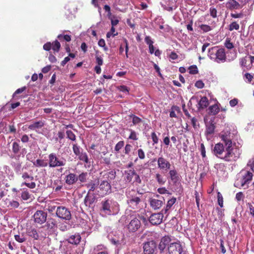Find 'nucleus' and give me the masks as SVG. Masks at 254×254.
<instances>
[{
    "mask_svg": "<svg viewBox=\"0 0 254 254\" xmlns=\"http://www.w3.org/2000/svg\"><path fill=\"white\" fill-rule=\"evenodd\" d=\"M233 136L230 131L221 133L220 138L222 143H218L213 148L214 154L218 157L226 161H235L240 156V153L236 154L232 147Z\"/></svg>",
    "mask_w": 254,
    "mask_h": 254,
    "instance_id": "obj_1",
    "label": "nucleus"
},
{
    "mask_svg": "<svg viewBox=\"0 0 254 254\" xmlns=\"http://www.w3.org/2000/svg\"><path fill=\"white\" fill-rule=\"evenodd\" d=\"M79 234L75 233L70 235L67 239L64 241L60 247V251L62 254H82L83 248H77V245L81 241Z\"/></svg>",
    "mask_w": 254,
    "mask_h": 254,
    "instance_id": "obj_2",
    "label": "nucleus"
},
{
    "mask_svg": "<svg viewBox=\"0 0 254 254\" xmlns=\"http://www.w3.org/2000/svg\"><path fill=\"white\" fill-rule=\"evenodd\" d=\"M253 176V172L245 167L237 175L234 186L238 188H248V185L251 183Z\"/></svg>",
    "mask_w": 254,
    "mask_h": 254,
    "instance_id": "obj_3",
    "label": "nucleus"
},
{
    "mask_svg": "<svg viewBox=\"0 0 254 254\" xmlns=\"http://www.w3.org/2000/svg\"><path fill=\"white\" fill-rule=\"evenodd\" d=\"M119 211V205L118 202L112 199H107L102 201L101 203L100 212L105 215L116 214Z\"/></svg>",
    "mask_w": 254,
    "mask_h": 254,
    "instance_id": "obj_4",
    "label": "nucleus"
},
{
    "mask_svg": "<svg viewBox=\"0 0 254 254\" xmlns=\"http://www.w3.org/2000/svg\"><path fill=\"white\" fill-rule=\"evenodd\" d=\"M208 56L211 59L218 63H224L226 60L224 49H218L217 47H214L209 49Z\"/></svg>",
    "mask_w": 254,
    "mask_h": 254,
    "instance_id": "obj_5",
    "label": "nucleus"
},
{
    "mask_svg": "<svg viewBox=\"0 0 254 254\" xmlns=\"http://www.w3.org/2000/svg\"><path fill=\"white\" fill-rule=\"evenodd\" d=\"M127 196V203L131 208L138 210L140 208V198L137 195L135 190H132L126 192Z\"/></svg>",
    "mask_w": 254,
    "mask_h": 254,
    "instance_id": "obj_6",
    "label": "nucleus"
},
{
    "mask_svg": "<svg viewBox=\"0 0 254 254\" xmlns=\"http://www.w3.org/2000/svg\"><path fill=\"white\" fill-rule=\"evenodd\" d=\"M108 238L110 242L118 249L121 248L122 246L125 244L124 235L120 232H116L114 235L113 234H109Z\"/></svg>",
    "mask_w": 254,
    "mask_h": 254,
    "instance_id": "obj_7",
    "label": "nucleus"
},
{
    "mask_svg": "<svg viewBox=\"0 0 254 254\" xmlns=\"http://www.w3.org/2000/svg\"><path fill=\"white\" fill-rule=\"evenodd\" d=\"M139 216H130L127 220L128 223L127 225V229L129 232L134 233L137 231L141 226Z\"/></svg>",
    "mask_w": 254,
    "mask_h": 254,
    "instance_id": "obj_8",
    "label": "nucleus"
},
{
    "mask_svg": "<svg viewBox=\"0 0 254 254\" xmlns=\"http://www.w3.org/2000/svg\"><path fill=\"white\" fill-rule=\"evenodd\" d=\"M157 244L153 240H148L143 244L144 254H155L157 251Z\"/></svg>",
    "mask_w": 254,
    "mask_h": 254,
    "instance_id": "obj_9",
    "label": "nucleus"
},
{
    "mask_svg": "<svg viewBox=\"0 0 254 254\" xmlns=\"http://www.w3.org/2000/svg\"><path fill=\"white\" fill-rule=\"evenodd\" d=\"M56 216L63 220H70L71 218V214L70 211L63 206H59L57 207Z\"/></svg>",
    "mask_w": 254,
    "mask_h": 254,
    "instance_id": "obj_10",
    "label": "nucleus"
},
{
    "mask_svg": "<svg viewBox=\"0 0 254 254\" xmlns=\"http://www.w3.org/2000/svg\"><path fill=\"white\" fill-rule=\"evenodd\" d=\"M66 164L65 159H59L54 153H51L49 155V166L50 167L55 168L57 167L64 166Z\"/></svg>",
    "mask_w": 254,
    "mask_h": 254,
    "instance_id": "obj_11",
    "label": "nucleus"
},
{
    "mask_svg": "<svg viewBox=\"0 0 254 254\" xmlns=\"http://www.w3.org/2000/svg\"><path fill=\"white\" fill-rule=\"evenodd\" d=\"M33 217L35 223L42 225L47 221V213L43 210H37L34 214Z\"/></svg>",
    "mask_w": 254,
    "mask_h": 254,
    "instance_id": "obj_12",
    "label": "nucleus"
},
{
    "mask_svg": "<svg viewBox=\"0 0 254 254\" xmlns=\"http://www.w3.org/2000/svg\"><path fill=\"white\" fill-rule=\"evenodd\" d=\"M44 227L47 231L48 234H52L57 228V221L53 218H48L45 222Z\"/></svg>",
    "mask_w": 254,
    "mask_h": 254,
    "instance_id": "obj_13",
    "label": "nucleus"
},
{
    "mask_svg": "<svg viewBox=\"0 0 254 254\" xmlns=\"http://www.w3.org/2000/svg\"><path fill=\"white\" fill-rule=\"evenodd\" d=\"M169 254H181L183 252V248L179 242H172L168 247Z\"/></svg>",
    "mask_w": 254,
    "mask_h": 254,
    "instance_id": "obj_14",
    "label": "nucleus"
},
{
    "mask_svg": "<svg viewBox=\"0 0 254 254\" xmlns=\"http://www.w3.org/2000/svg\"><path fill=\"white\" fill-rule=\"evenodd\" d=\"M164 214L162 211L160 213L152 214L149 219L150 223L154 225L160 224L162 222Z\"/></svg>",
    "mask_w": 254,
    "mask_h": 254,
    "instance_id": "obj_15",
    "label": "nucleus"
},
{
    "mask_svg": "<svg viewBox=\"0 0 254 254\" xmlns=\"http://www.w3.org/2000/svg\"><path fill=\"white\" fill-rule=\"evenodd\" d=\"M158 167L160 170L167 171L170 169L171 164L165 158L160 157L157 160Z\"/></svg>",
    "mask_w": 254,
    "mask_h": 254,
    "instance_id": "obj_16",
    "label": "nucleus"
},
{
    "mask_svg": "<svg viewBox=\"0 0 254 254\" xmlns=\"http://www.w3.org/2000/svg\"><path fill=\"white\" fill-rule=\"evenodd\" d=\"M171 243V238L170 236H165L162 237L161 239L160 242L158 245V249L159 250L160 253L163 252L166 246H169Z\"/></svg>",
    "mask_w": 254,
    "mask_h": 254,
    "instance_id": "obj_17",
    "label": "nucleus"
},
{
    "mask_svg": "<svg viewBox=\"0 0 254 254\" xmlns=\"http://www.w3.org/2000/svg\"><path fill=\"white\" fill-rule=\"evenodd\" d=\"M149 202L152 208L154 210H156L161 208L164 204L165 199L163 197H162L160 199L151 198L150 199Z\"/></svg>",
    "mask_w": 254,
    "mask_h": 254,
    "instance_id": "obj_18",
    "label": "nucleus"
},
{
    "mask_svg": "<svg viewBox=\"0 0 254 254\" xmlns=\"http://www.w3.org/2000/svg\"><path fill=\"white\" fill-rule=\"evenodd\" d=\"M249 61L248 56L240 59V65L244 71L250 70L252 68V64L247 63Z\"/></svg>",
    "mask_w": 254,
    "mask_h": 254,
    "instance_id": "obj_19",
    "label": "nucleus"
},
{
    "mask_svg": "<svg viewBox=\"0 0 254 254\" xmlns=\"http://www.w3.org/2000/svg\"><path fill=\"white\" fill-rule=\"evenodd\" d=\"M99 188L105 194L109 193L111 192V186L110 183L107 181H102L100 185Z\"/></svg>",
    "mask_w": 254,
    "mask_h": 254,
    "instance_id": "obj_20",
    "label": "nucleus"
},
{
    "mask_svg": "<svg viewBox=\"0 0 254 254\" xmlns=\"http://www.w3.org/2000/svg\"><path fill=\"white\" fill-rule=\"evenodd\" d=\"M169 175L171 180L174 184H176L179 182L180 179V176L175 169L170 170L169 172Z\"/></svg>",
    "mask_w": 254,
    "mask_h": 254,
    "instance_id": "obj_21",
    "label": "nucleus"
},
{
    "mask_svg": "<svg viewBox=\"0 0 254 254\" xmlns=\"http://www.w3.org/2000/svg\"><path fill=\"white\" fill-rule=\"evenodd\" d=\"M65 181L66 184L68 185H73L77 181V176L75 174L69 173L66 176Z\"/></svg>",
    "mask_w": 254,
    "mask_h": 254,
    "instance_id": "obj_22",
    "label": "nucleus"
},
{
    "mask_svg": "<svg viewBox=\"0 0 254 254\" xmlns=\"http://www.w3.org/2000/svg\"><path fill=\"white\" fill-rule=\"evenodd\" d=\"M95 254H109V250L107 247L103 245H99L94 248Z\"/></svg>",
    "mask_w": 254,
    "mask_h": 254,
    "instance_id": "obj_23",
    "label": "nucleus"
},
{
    "mask_svg": "<svg viewBox=\"0 0 254 254\" xmlns=\"http://www.w3.org/2000/svg\"><path fill=\"white\" fill-rule=\"evenodd\" d=\"M226 6L230 10L238 9L241 8L240 3L235 0H229L226 3Z\"/></svg>",
    "mask_w": 254,
    "mask_h": 254,
    "instance_id": "obj_24",
    "label": "nucleus"
},
{
    "mask_svg": "<svg viewBox=\"0 0 254 254\" xmlns=\"http://www.w3.org/2000/svg\"><path fill=\"white\" fill-rule=\"evenodd\" d=\"M135 171L133 169L125 171V180L127 182H131L135 175Z\"/></svg>",
    "mask_w": 254,
    "mask_h": 254,
    "instance_id": "obj_25",
    "label": "nucleus"
},
{
    "mask_svg": "<svg viewBox=\"0 0 254 254\" xmlns=\"http://www.w3.org/2000/svg\"><path fill=\"white\" fill-rule=\"evenodd\" d=\"M45 125L44 121L40 120L35 122L29 125L28 128L30 130H35L36 129L41 128L44 127Z\"/></svg>",
    "mask_w": 254,
    "mask_h": 254,
    "instance_id": "obj_26",
    "label": "nucleus"
},
{
    "mask_svg": "<svg viewBox=\"0 0 254 254\" xmlns=\"http://www.w3.org/2000/svg\"><path fill=\"white\" fill-rule=\"evenodd\" d=\"M209 104L208 100L207 97H202L198 102L197 109L198 110L206 108Z\"/></svg>",
    "mask_w": 254,
    "mask_h": 254,
    "instance_id": "obj_27",
    "label": "nucleus"
},
{
    "mask_svg": "<svg viewBox=\"0 0 254 254\" xmlns=\"http://www.w3.org/2000/svg\"><path fill=\"white\" fill-rule=\"evenodd\" d=\"M176 201V198L175 197H172L171 199H169L166 204L165 208L162 209V212L164 214H167L168 213V210L171 208L173 205L175 203Z\"/></svg>",
    "mask_w": 254,
    "mask_h": 254,
    "instance_id": "obj_28",
    "label": "nucleus"
},
{
    "mask_svg": "<svg viewBox=\"0 0 254 254\" xmlns=\"http://www.w3.org/2000/svg\"><path fill=\"white\" fill-rule=\"evenodd\" d=\"M27 234L29 236L33 238L34 240H37L39 238V236L37 232V231L35 228H31L27 229Z\"/></svg>",
    "mask_w": 254,
    "mask_h": 254,
    "instance_id": "obj_29",
    "label": "nucleus"
},
{
    "mask_svg": "<svg viewBox=\"0 0 254 254\" xmlns=\"http://www.w3.org/2000/svg\"><path fill=\"white\" fill-rule=\"evenodd\" d=\"M94 202V198L89 196V194L87 193L84 200V203L85 206L87 207H90Z\"/></svg>",
    "mask_w": 254,
    "mask_h": 254,
    "instance_id": "obj_30",
    "label": "nucleus"
},
{
    "mask_svg": "<svg viewBox=\"0 0 254 254\" xmlns=\"http://www.w3.org/2000/svg\"><path fill=\"white\" fill-rule=\"evenodd\" d=\"M33 163L34 166L38 167H47L48 165V163L46 160L41 159H37Z\"/></svg>",
    "mask_w": 254,
    "mask_h": 254,
    "instance_id": "obj_31",
    "label": "nucleus"
},
{
    "mask_svg": "<svg viewBox=\"0 0 254 254\" xmlns=\"http://www.w3.org/2000/svg\"><path fill=\"white\" fill-rule=\"evenodd\" d=\"M11 165L17 174H21L22 169L21 164L20 162H13L11 163Z\"/></svg>",
    "mask_w": 254,
    "mask_h": 254,
    "instance_id": "obj_32",
    "label": "nucleus"
},
{
    "mask_svg": "<svg viewBox=\"0 0 254 254\" xmlns=\"http://www.w3.org/2000/svg\"><path fill=\"white\" fill-rule=\"evenodd\" d=\"M209 113L213 115H215L219 112V108L217 104H214L208 108Z\"/></svg>",
    "mask_w": 254,
    "mask_h": 254,
    "instance_id": "obj_33",
    "label": "nucleus"
},
{
    "mask_svg": "<svg viewBox=\"0 0 254 254\" xmlns=\"http://www.w3.org/2000/svg\"><path fill=\"white\" fill-rule=\"evenodd\" d=\"M155 179L160 185H163L166 182V180L159 173H156L155 175Z\"/></svg>",
    "mask_w": 254,
    "mask_h": 254,
    "instance_id": "obj_34",
    "label": "nucleus"
},
{
    "mask_svg": "<svg viewBox=\"0 0 254 254\" xmlns=\"http://www.w3.org/2000/svg\"><path fill=\"white\" fill-rule=\"evenodd\" d=\"M99 183H95L93 182H91L87 184L86 185V186L87 188L89 189V190L88 192V193L89 194V193L91 191H93L95 189L97 188V187L98 186Z\"/></svg>",
    "mask_w": 254,
    "mask_h": 254,
    "instance_id": "obj_35",
    "label": "nucleus"
},
{
    "mask_svg": "<svg viewBox=\"0 0 254 254\" xmlns=\"http://www.w3.org/2000/svg\"><path fill=\"white\" fill-rule=\"evenodd\" d=\"M72 149L74 154L76 156H78L82 152L80 151V150H82V149L76 143L72 144Z\"/></svg>",
    "mask_w": 254,
    "mask_h": 254,
    "instance_id": "obj_36",
    "label": "nucleus"
},
{
    "mask_svg": "<svg viewBox=\"0 0 254 254\" xmlns=\"http://www.w3.org/2000/svg\"><path fill=\"white\" fill-rule=\"evenodd\" d=\"M215 129V126L213 124L206 125V133L207 134H212L213 133Z\"/></svg>",
    "mask_w": 254,
    "mask_h": 254,
    "instance_id": "obj_37",
    "label": "nucleus"
},
{
    "mask_svg": "<svg viewBox=\"0 0 254 254\" xmlns=\"http://www.w3.org/2000/svg\"><path fill=\"white\" fill-rule=\"evenodd\" d=\"M78 158L80 160L84 161L86 163H88L89 162L87 154L86 152H81L78 155Z\"/></svg>",
    "mask_w": 254,
    "mask_h": 254,
    "instance_id": "obj_38",
    "label": "nucleus"
},
{
    "mask_svg": "<svg viewBox=\"0 0 254 254\" xmlns=\"http://www.w3.org/2000/svg\"><path fill=\"white\" fill-rule=\"evenodd\" d=\"M87 173L83 172L77 177V180H79L81 183H85L87 180Z\"/></svg>",
    "mask_w": 254,
    "mask_h": 254,
    "instance_id": "obj_39",
    "label": "nucleus"
},
{
    "mask_svg": "<svg viewBox=\"0 0 254 254\" xmlns=\"http://www.w3.org/2000/svg\"><path fill=\"white\" fill-rule=\"evenodd\" d=\"M66 137L71 141H74L76 140V136L74 133L70 130H67L66 131Z\"/></svg>",
    "mask_w": 254,
    "mask_h": 254,
    "instance_id": "obj_40",
    "label": "nucleus"
},
{
    "mask_svg": "<svg viewBox=\"0 0 254 254\" xmlns=\"http://www.w3.org/2000/svg\"><path fill=\"white\" fill-rule=\"evenodd\" d=\"M52 49L56 52H58L61 48V44L58 40H55L52 44Z\"/></svg>",
    "mask_w": 254,
    "mask_h": 254,
    "instance_id": "obj_41",
    "label": "nucleus"
},
{
    "mask_svg": "<svg viewBox=\"0 0 254 254\" xmlns=\"http://www.w3.org/2000/svg\"><path fill=\"white\" fill-rule=\"evenodd\" d=\"M246 168L248 169L250 168V170L254 173V157L249 160Z\"/></svg>",
    "mask_w": 254,
    "mask_h": 254,
    "instance_id": "obj_42",
    "label": "nucleus"
},
{
    "mask_svg": "<svg viewBox=\"0 0 254 254\" xmlns=\"http://www.w3.org/2000/svg\"><path fill=\"white\" fill-rule=\"evenodd\" d=\"M20 146L17 142H13L12 143V150L14 154H17L20 150Z\"/></svg>",
    "mask_w": 254,
    "mask_h": 254,
    "instance_id": "obj_43",
    "label": "nucleus"
},
{
    "mask_svg": "<svg viewBox=\"0 0 254 254\" xmlns=\"http://www.w3.org/2000/svg\"><path fill=\"white\" fill-rule=\"evenodd\" d=\"M240 26L236 22H233L231 23L229 26V30L230 31H233V30H238L239 29Z\"/></svg>",
    "mask_w": 254,
    "mask_h": 254,
    "instance_id": "obj_44",
    "label": "nucleus"
},
{
    "mask_svg": "<svg viewBox=\"0 0 254 254\" xmlns=\"http://www.w3.org/2000/svg\"><path fill=\"white\" fill-rule=\"evenodd\" d=\"M30 194L27 190H24L22 192L21 194V198L24 200H27L30 198Z\"/></svg>",
    "mask_w": 254,
    "mask_h": 254,
    "instance_id": "obj_45",
    "label": "nucleus"
},
{
    "mask_svg": "<svg viewBox=\"0 0 254 254\" xmlns=\"http://www.w3.org/2000/svg\"><path fill=\"white\" fill-rule=\"evenodd\" d=\"M124 145V141H120L118 142L115 147V151L116 153H118Z\"/></svg>",
    "mask_w": 254,
    "mask_h": 254,
    "instance_id": "obj_46",
    "label": "nucleus"
},
{
    "mask_svg": "<svg viewBox=\"0 0 254 254\" xmlns=\"http://www.w3.org/2000/svg\"><path fill=\"white\" fill-rule=\"evenodd\" d=\"M130 117L132 118V123L134 125L139 124V123L142 122V120L140 118L134 115H131L130 116Z\"/></svg>",
    "mask_w": 254,
    "mask_h": 254,
    "instance_id": "obj_47",
    "label": "nucleus"
},
{
    "mask_svg": "<svg viewBox=\"0 0 254 254\" xmlns=\"http://www.w3.org/2000/svg\"><path fill=\"white\" fill-rule=\"evenodd\" d=\"M189 73L191 74H195L198 72L196 65H192L189 67Z\"/></svg>",
    "mask_w": 254,
    "mask_h": 254,
    "instance_id": "obj_48",
    "label": "nucleus"
},
{
    "mask_svg": "<svg viewBox=\"0 0 254 254\" xmlns=\"http://www.w3.org/2000/svg\"><path fill=\"white\" fill-rule=\"evenodd\" d=\"M58 38L60 41L64 40L66 41V42H69L71 40L70 36H69L68 35H63L62 34H60L58 36Z\"/></svg>",
    "mask_w": 254,
    "mask_h": 254,
    "instance_id": "obj_49",
    "label": "nucleus"
},
{
    "mask_svg": "<svg viewBox=\"0 0 254 254\" xmlns=\"http://www.w3.org/2000/svg\"><path fill=\"white\" fill-rule=\"evenodd\" d=\"M129 131L130 132V133L128 137V138L133 140H137L138 139V138L137 137L136 132L131 129H129Z\"/></svg>",
    "mask_w": 254,
    "mask_h": 254,
    "instance_id": "obj_50",
    "label": "nucleus"
},
{
    "mask_svg": "<svg viewBox=\"0 0 254 254\" xmlns=\"http://www.w3.org/2000/svg\"><path fill=\"white\" fill-rule=\"evenodd\" d=\"M115 32V28L113 27H112L110 31L109 32H108L106 34L107 38H110L111 36L115 37V36H116L118 34V33L117 32L116 33H114Z\"/></svg>",
    "mask_w": 254,
    "mask_h": 254,
    "instance_id": "obj_51",
    "label": "nucleus"
},
{
    "mask_svg": "<svg viewBox=\"0 0 254 254\" xmlns=\"http://www.w3.org/2000/svg\"><path fill=\"white\" fill-rule=\"evenodd\" d=\"M14 238L17 242L20 243L24 242L26 240V239L23 235L20 236L19 235H15L14 236Z\"/></svg>",
    "mask_w": 254,
    "mask_h": 254,
    "instance_id": "obj_52",
    "label": "nucleus"
},
{
    "mask_svg": "<svg viewBox=\"0 0 254 254\" xmlns=\"http://www.w3.org/2000/svg\"><path fill=\"white\" fill-rule=\"evenodd\" d=\"M19 206V203L16 200H12L9 201L8 206L11 207L12 208H17Z\"/></svg>",
    "mask_w": 254,
    "mask_h": 254,
    "instance_id": "obj_53",
    "label": "nucleus"
},
{
    "mask_svg": "<svg viewBox=\"0 0 254 254\" xmlns=\"http://www.w3.org/2000/svg\"><path fill=\"white\" fill-rule=\"evenodd\" d=\"M217 199L219 205L222 207L223 206V198L220 192L217 193Z\"/></svg>",
    "mask_w": 254,
    "mask_h": 254,
    "instance_id": "obj_54",
    "label": "nucleus"
},
{
    "mask_svg": "<svg viewBox=\"0 0 254 254\" xmlns=\"http://www.w3.org/2000/svg\"><path fill=\"white\" fill-rule=\"evenodd\" d=\"M200 28L204 32H207L211 31L212 29L210 26L205 24H201L200 26Z\"/></svg>",
    "mask_w": 254,
    "mask_h": 254,
    "instance_id": "obj_55",
    "label": "nucleus"
},
{
    "mask_svg": "<svg viewBox=\"0 0 254 254\" xmlns=\"http://www.w3.org/2000/svg\"><path fill=\"white\" fill-rule=\"evenodd\" d=\"M179 109V108L176 106H173L171 108V111L170 113V117L171 118H176L177 117L176 114L175 112V110H178Z\"/></svg>",
    "mask_w": 254,
    "mask_h": 254,
    "instance_id": "obj_56",
    "label": "nucleus"
},
{
    "mask_svg": "<svg viewBox=\"0 0 254 254\" xmlns=\"http://www.w3.org/2000/svg\"><path fill=\"white\" fill-rule=\"evenodd\" d=\"M209 12L210 16L213 18H216L217 17V10L213 7H211L209 8Z\"/></svg>",
    "mask_w": 254,
    "mask_h": 254,
    "instance_id": "obj_57",
    "label": "nucleus"
},
{
    "mask_svg": "<svg viewBox=\"0 0 254 254\" xmlns=\"http://www.w3.org/2000/svg\"><path fill=\"white\" fill-rule=\"evenodd\" d=\"M151 137L153 142V144H157L158 143L159 138L155 132H153L151 133Z\"/></svg>",
    "mask_w": 254,
    "mask_h": 254,
    "instance_id": "obj_58",
    "label": "nucleus"
},
{
    "mask_svg": "<svg viewBox=\"0 0 254 254\" xmlns=\"http://www.w3.org/2000/svg\"><path fill=\"white\" fill-rule=\"evenodd\" d=\"M134 181L133 183L136 184H140L141 183V180L139 177V176L135 172V175H134Z\"/></svg>",
    "mask_w": 254,
    "mask_h": 254,
    "instance_id": "obj_59",
    "label": "nucleus"
},
{
    "mask_svg": "<svg viewBox=\"0 0 254 254\" xmlns=\"http://www.w3.org/2000/svg\"><path fill=\"white\" fill-rule=\"evenodd\" d=\"M225 46L228 49H232L234 48V45L232 43L230 42V40L229 39H227L225 42Z\"/></svg>",
    "mask_w": 254,
    "mask_h": 254,
    "instance_id": "obj_60",
    "label": "nucleus"
},
{
    "mask_svg": "<svg viewBox=\"0 0 254 254\" xmlns=\"http://www.w3.org/2000/svg\"><path fill=\"white\" fill-rule=\"evenodd\" d=\"M21 185H22V186L23 185H25L30 189H34L36 187V184L34 182H31V183L24 182V183H22Z\"/></svg>",
    "mask_w": 254,
    "mask_h": 254,
    "instance_id": "obj_61",
    "label": "nucleus"
},
{
    "mask_svg": "<svg viewBox=\"0 0 254 254\" xmlns=\"http://www.w3.org/2000/svg\"><path fill=\"white\" fill-rule=\"evenodd\" d=\"M116 177V172L111 171L108 173V179L109 180H113Z\"/></svg>",
    "mask_w": 254,
    "mask_h": 254,
    "instance_id": "obj_62",
    "label": "nucleus"
},
{
    "mask_svg": "<svg viewBox=\"0 0 254 254\" xmlns=\"http://www.w3.org/2000/svg\"><path fill=\"white\" fill-rule=\"evenodd\" d=\"M100 152L104 155H106L108 152V150L107 147L105 146H103V145L101 146L100 147V151H98L99 153H100Z\"/></svg>",
    "mask_w": 254,
    "mask_h": 254,
    "instance_id": "obj_63",
    "label": "nucleus"
},
{
    "mask_svg": "<svg viewBox=\"0 0 254 254\" xmlns=\"http://www.w3.org/2000/svg\"><path fill=\"white\" fill-rule=\"evenodd\" d=\"M144 41L148 46L153 45V41L152 40L151 37L149 36H146L145 38Z\"/></svg>",
    "mask_w": 254,
    "mask_h": 254,
    "instance_id": "obj_64",
    "label": "nucleus"
}]
</instances>
